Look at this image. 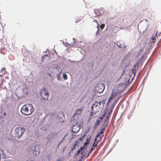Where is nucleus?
Segmentation results:
<instances>
[{
  "mask_svg": "<svg viewBox=\"0 0 161 161\" xmlns=\"http://www.w3.org/2000/svg\"><path fill=\"white\" fill-rule=\"evenodd\" d=\"M98 92H102L103 91L104 89V86L103 84L100 85L98 86Z\"/></svg>",
  "mask_w": 161,
  "mask_h": 161,
  "instance_id": "f8f14e48",
  "label": "nucleus"
},
{
  "mask_svg": "<svg viewBox=\"0 0 161 161\" xmlns=\"http://www.w3.org/2000/svg\"><path fill=\"white\" fill-rule=\"evenodd\" d=\"M97 138L96 137V138L94 139V142L92 146V147H95L97 146L98 143L101 140L102 138V137L101 136H100L99 138L97 140Z\"/></svg>",
  "mask_w": 161,
  "mask_h": 161,
  "instance_id": "1a4fd4ad",
  "label": "nucleus"
},
{
  "mask_svg": "<svg viewBox=\"0 0 161 161\" xmlns=\"http://www.w3.org/2000/svg\"><path fill=\"white\" fill-rule=\"evenodd\" d=\"M5 69L4 68H2L1 69V71H3V70H5Z\"/></svg>",
  "mask_w": 161,
  "mask_h": 161,
  "instance_id": "7c9ffc66",
  "label": "nucleus"
},
{
  "mask_svg": "<svg viewBox=\"0 0 161 161\" xmlns=\"http://www.w3.org/2000/svg\"><path fill=\"white\" fill-rule=\"evenodd\" d=\"M112 112V110H111V111L108 112V115L110 116V114H111V112Z\"/></svg>",
  "mask_w": 161,
  "mask_h": 161,
  "instance_id": "c756f323",
  "label": "nucleus"
},
{
  "mask_svg": "<svg viewBox=\"0 0 161 161\" xmlns=\"http://www.w3.org/2000/svg\"><path fill=\"white\" fill-rule=\"evenodd\" d=\"M122 92V91L118 90L113 91L110 97L108 98L107 105H108L109 103L112 101V100L115 99L116 97H117L116 99H117L119 96H122L123 95L121 94Z\"/></svg>",
  "mask_w": 161,
  "mask_h": 161,
  "instance_id": "7ed1b4c3",
  "label": "nucleus"
},
{
  "mask_svg": "<svg viewBox=\"0 0 161 161\" xmlns=\"http://www.w3.org/2000/svg\"><path fill=\"white\" fill-rule=\"evenodd\" d=\"M103 117H102V118H101V117H100V119H103Z\"/></svg>",
  "mask_w": 161,
  "mask_h": 161,
  "instance_id": "e433bc0d",
  "label": "nucleus"
},
{
  "mask_svg": "<svg viewBox=\"0 0 161 161\" xmlns=\"http://www.w3.org/2000/svg\"><path fill=\"white\" fill-rule=\"evenodd\" d=\"M34 110L32 105L30 104H28L23 105L21 109L22 114L25 115H31L33 112Z\"/></svg>",
  "mask_w": 161,
  "mask_h": 161,
  "instance_id": "f257e3e1",
  "label": "nucleus"
},
{
  "mask_svg": "<svg viewBox=\"0 0 161 161\" xmlns=\"http://www.w3.org/2000/svg\"><path fill=\"white\" fill-rule=\"evenodd\" d=\"M84 110V107L82 106L79 108H77L75 111V115H81L82 112Z\"/></svg>",
  "mask_w": 161,
  "mask_h": 161,
  "instance_id": "6e6552de",
  "label": "nucleus"
},
{
  "mask_svg": "<svg viewBox=\"0 0 161 161\" xmlns=\"http://www.w3.org/2000/svg\"><path fill=\"white\" fill-rule=\"evenodd\" d=\"M93 21L95 22H96L97 23V25H98V23L96 20L95 19V20H93Z\"/></svg>",
  "mask_w": 161,
  "mask_h": 161,
  "instance_id": "2f4dec72",
  "label": "nucleus"
},
{
  "mask_svg": "<svg viewBox=\"0 0 161 161\" xmlns=\"http://www.w3.org/2000/svg\"><path fill=\"white\" fill-rule=\"evenodd\" d=\"M101 102L99 101L98 102L95 101V103L92 104V110L90 114V117L92 118V117H94L96 114L99 113L100 110V107L101 105Z\"/></svg>",
  "mask_w": 161,
  "mask_h": 161,
  "instance_id": "f03ea898",
  "label": "nucleus"
},
{
  "mask_svg": "<svg viewBox=\"0 0 161 161\" xmlns=\"http://www.w3.org/2000/svg\"><path fill=\"white\" fill-rule=\"evenodd\" d=\"M105 26V24H102L100 25V27L101 29H103Z\"/></svg>",
  "mask_w": 161,
  "mask_h": 161,
  "instance_id": "4be33fe9",
  "label": "nucleus"
},
{
  "mask_svg": "<svg viewBox=\"0 0 161 161\" xmlns=\"http://www.w3.org/2000/svg\"><path fill=\"white\" fill-rule=\"evenodd\" d=\"M144 48H141V49L139 51L138 54L140 55V54L142 53V52L143 51Z\"/></svg>",
  "mask_w": 161,
  "mask_h": 161,
  "instance_id": "6ab92c4d",
  "label": "nucleus"
},
{
  "mask_svg": "<svg viewBox=\"0 0 161 161\" xmlns=\"http://www.w3.org/2000/svg\"><path fill=\"white\" fill-rule=\"evenodd\" d=\"M106 100V99H105L103 100L102 101V103L103 105L105 104V102Z\"/></svg>",
  "mask_w": 161,
  "mask_h": 161,
  "instance_id": "bb28decb",
  "label": "nucleus"
},
{
  "mask_svg": "<svg viewBox=\"0 0 161 161\" xmlns=\"http://www.w3.org/2000/svg\"><path fill=\"white\" fill-rule=\"evenodd\" d=\"M41 95L44 100H47L48 98L49 93L48 92H45L44 90L41 93Z\"/></svg>",
  "mask_w": 161,
  "mask_h": 161,
  "instance_id": "423d86ee",
  "label": "nucleus"
},
{
  "mask_svg": "<svg viewBox=\"0 0 161 161\" xmlns=\"http://www.w3.org/2000/svg\"><path fill=\"white\" fill-rule=\"evenodd\" d=\"M25 131V129L23 127H18L15 130V136L19 138L21 137Z\"/></svg>",
  "mask_w": 161,
  "mask_h": 161,
  "instance_id": "20e7f679",
  "label": "nucleus"
},
{
  "mask_svg": "<svg viewBox=\"0 0 161 161\" xmlns=\"http://www.w3.org/2000/svg\"><path fill=\"white\" fill-rule=\"evenodd\" d=\"M26 161H33L32 160L29 159V160H27Z\"/></svg>",
  "mask_w": 161,
  "mask_h": 161,
  "instance_id": "f704fd0d",
  "label": "nucleus"
},
{
  "mask_svg": "<svg viewBox=\"0 0 161 161\" xmlns=\"http://www.w3.org/2000/svg\"><path fill=\"white\" fill-rule=\"evenodd\" d=\"M95 147H92V148H91V150H90V152H92V151L93 150H94V149H95Z\"/></svg>",
  "mask_w": 161,
  "mask_h": 161,
  "instance_id": "cd10ccee",
  "label": "nucleus"
},
{
  "mask_svg": "<svg viewBox=\"0 0 161 161\" xmlns=\"http://www.w3.org/2000/svg\"><path fill=\"white\" fill-rule=\"evenodd\" d=\"M116 45L119 48H124L126 47L125 42L122 41L117 42Z\"/></svg>",
  "mask_w": 161,
  "mask_h": 161,
  "instance_id": "39448f33",
  "label": "nucleus"
},
{
  "mask_svg": "<svg viewBox=\"0 0 161 161\" xmlns=\"http://www.w3.org/2000/svg\"><path fill=\"white\" fill-rule=\"evenodd\" d=\"M46 57H48V55L47 54H45L43 56L42 58V61H44V60L45 58H46Z\"/></svg>",
  "mask_w": 161,
  "mask_h": 161,
  "instance_id": "a211bd4d",
  "label": "nucleus"
},
{
  "mask_svg": "<svg viewBox=\"0 0 161 161\" xmlns=\"http://www.w3.org/2000/svg\"><path fill=\"white\" fill-rule=\"evenodd\" d=\"M80 129V126L77 124H76L73 125L72 129V131L74 133H76L79 131Z\"/></svg>",
  "mask_w": 161,
  "mask_h": 161,
  "instance_id": "0eeeda50",
  "label": "nucleus"
},
{
  "mask_svg": "<svg viewBox=\"0 0 161 161\" xmlns=\"http://www.w3.org/2000/svg\"><path fill=\"white\" fill-rule=\"evenodd\" d=\"M81 149H82V148H80V149H79V150H78V151H77V153H76V155H79V153H80V150H81Z\"/></svg>",
  "mask_w": 161,
  "mask_h": 161,
  "instance_id": "a878e982",
  "label": "nucleus"
},
{
  "mask_svg": "<svg viewBox=\"0 0 161 161\" xmlns=\"http://www.w3.org/2000/svg\"><path fill=\"white\" fill-rule=\"evenodd\" d=\"M125 94H123L122 96H119L118 98L117 99H116L115 101L114 102L113 104L111 106V110H112V109L113 108H114V106L115 104L117 103L118 100L121 97H123L125 95Z\"/></svg>",
  "mask_w": 161,
  "mask_h": 161,
  "instance_id": "9b49d317",
  "label": "nucleus"
},
{
  "mask_svg": "<svg viewBox=\"0 0 161 161\" xmlns=\"http://www.w3.org/2000/svg\"><path fill=\"white\" fill-rule=\"evenodd\" d=\"M155 36H156V39H158V40L161 39V32H158V31H157Z\"/></svg>",
  "mask_w": 161,
  "mask_h": 161,
  "instance_id": "ddd939ff",
  "label": "nucleus"
},
{
  "mask_svg": "<svg viewBox=\"0 0 161 161\" xmlns=\"http://www.w3.org/2000/svg\"><path fill=\"white\" fill-rule=\"evenodd\" d=\"M94 12L96 13V14L97 16H100L103 13V10L102 8L96 9L94 10Z\"/></svg>",
  "mask_w": 161,
  "mask_h": 161,
  "instance_id": "9d476101",
  "label": "nucleus"
},
{
  "mask_svg": "<svg viewBox=\"0 0 161 161\" xmlns=\"http://www.w3.org/2000/svg\"><path fill=\"white\" fill-rule=\"evenodd\" d=\"M100 121L99 120H97L96 122L95 123L94 126V128H95L99 124Z\"/></svg>",
  "mask_w": 161,
  "mask_h": 161,
  "instance_id": "f3484780",
  "label": "nucleus"
},
{
  "mask_svg": "<svg viewBox=\"0 0 161 161\" xmlns=\"http://www.w3.org/2000/svg\"><path fill=\"white\" fill-rule=\"evenodd\" d=\"M3 117H2V116H0V119H3Z\"/></svg>",
  "mask_w": 161,
  "mask_h": 161,
  "instance_id": "c9c22d12",
  "label": "nucleus"
},
{
  "mask_svg": "<svg viewBox=\"0 0 161 161\" xmlns=\"http://www.w3.org/2000/svg\"><path fill=\"white\" fill-rule=\"evenodd\" d=\"M86 136V135L85 134H84V135L82 136V137L80 138L79 140H78V141H82V139L85 137V136Z\"/></svg>",
  "mask_w": 161,
  "mask_h": 161,
  "instance_id": "412c9836",
  "label": "nucleus"
},
{
  "mask_svg": "<svg viewBox=\"0 0 161 161\" xmlns=\"http://www.w3.org/2000/svg\"><path fill=\"white\" fill-rule=\"evenodd\" d=\"M105 114H106V113H105L104 114H103V117H103H103H104L105 116Z\"/></svg>",
  "mask_w": 161,
  "mask_h": 161,
  "instance_id": "72a5a7b5",
  "label": "nucleus"
},
{
  "mask_svg": "<svg viewBox=\"0 0 161 161\" xmlns=\"http://www.w3.org/2000/svg\"><path fill=\"white\" fill-rule=\"evenodd\" d=\"M66 136V135L64 136V137L62 138V140L61 141L59 142V144L62 143V142L65 140V137Z\"/></svg>",
  "mask_w": 161,
  "mask_h": 161,
  "instance_id": "5701e85b",
  "label": "nucleus"
},
{
  "mask_svg": "<svg viewBox=\"0 0 161 161\" xmlns=\"http://www.w3.org/2000/svg\"><path fill=\"white\" fill-rule=\"evenodd\" d=\"M79 144V143L78 142V141H76L75 144H73V146L72 147L71 150L72 151L74 150L76 146H78Z\"/></svg>",
  "mask_w": 161,
  "mask_h": 161,
  "instance_id": "4468645a",
  "label": "nucleus"
},
{
  "mask_svg": "<svg viewBox=\"0 0 161 161\" xmlns=\"http://www.w3.org/2000/svg\"><path fill=\"white\" fill-rule=\"evenodd\" d=\"M105 129V128H103L98 133V134L96 136V137L97 138H98L99 136H101V135L102 134H103V130H104Z\"/></svg>",
  "mask_w": 161,
  "mask_h": 161,
  "instance_id": "2eb2a0df",
  "label": "nucleus"
},
{
  "mask_svg": "<svg viewBox=\"0 0 161 161\" xmlns=\"http://www.w3.org/2000/svg\"><path fill=\"white\" fill-rule=\"evenodd\" d=\"M3 115H4V116H6L7 115V114H6V113H5H5H4V114H3Z\"/></svg>",
  "mask_w": 161,
  "mask_h": 161,
  "instance_id": "473e14b6",
  "label": "nucleus"
},
{
  "mask_svg": "<svg viewBox=\"0 0 161 161\" xmlns=\"http://www.w3.org/2000/svg\"><path fill=\"white\" fill-rule=\"evenodd\" d=\"M74 136H75V135H72V137L70 140H71L73 139V138H74Z\"/></svg>",
  "mask_w": 161,
  "mask_h": 161,
  "instance_id": "c85d7f7f",
  "label": "nucleus"
},
{
  "mask_svg": "<svg viewBox=\"0 0 161 161\" xmlns=\"http://www.w3.org/2000/svg\"><path fill=\"white\" fill-rule=\"evenodd\" d=\"M110 116L108 115L106 117V119H105V121H106L109 119V117Z\"/></svg>",
  "mask_w": 161,
  "mask_h": 161,
  "instance_id": "b1692460",
  "label": "nucleus"
},
{
  "mask_svg": "<svg viewBox=\"0 0 161 161\" xmlns=\"http://www.w3.org/2000/svg\"><path fill=\"white\" fill-rule=\"evenodd\" d=\"M87 140V141L86 142H85L84 143V145H86L87 144V143H88L89 142V140H88V139H87L86 140Z\"/></svg>",
  "mask_w": 161,
  "mask_h": 161,
  "instance_id": "393cba45",
  "label": "nucleus"
},
{
  "mask_svg": "<svg viewBox=\"0 0 161 161\" xmlns=\"http://www.w3.org/2000/svg\"><path fill=\"white\" fill-rule=\"evenodd\" d=\"M156 40H158V39H156V36L155 35L154 36H153L151 40V43H154L155 41Z\"/></svg>",
  "mask_w": 161,
  "mask_h": 161,
  "instance_id": "dca6fc26",
  "label": "nucleus"
},
{
  "mask_svg": "<svg viewBox=\"0 0 161 161\" xmlns=\"http://www.w3.org/2000/svg\"><path fill=\"white\" fill-rule=\"evenodd\" d=\"M63 78L65 80H66L67 79V75H66V74H63Z\"/></svg>",
  "mask_w": 161,
  "mask_h": 161,
  "instance_id": "aec40b11",
  "label": "nucleus"
}]
</instances>
